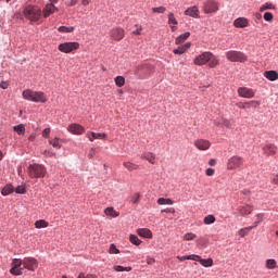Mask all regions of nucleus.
Instances as JSON below:
<instances>
[{
  "mask_svg": "<svg viewBox=\"0 0 278 278\" xmlns=\"http://www.w3.org/2000/svg\"><path fill=\"white\" fill-rule=\"evenodd\" d=\"M238 94L239 97H242V99H253V97H255V91L247 87H240L238 89Z\"/></svg>",
  "mask_w": 278,
  "mask_h": 278,
  "instance_id": "nucleus-13",
  "label": "nucleus"
},
{
  "mask_svg": "<svg viewBox=\"0 0 278 278\" xmlns=\"http://www.w3.org/2000/svg\"><path fill=\"white\" fill-rule=\"evenodd\" d=\"M58 8L53 3H48L42 9L43 18H49L51 14H55L58 12Z\"/></svg>",
  "mask_w": 278,
  "mask_h": 278,
  "instance_id": "nucleus-14",
  "label": "nucleus"
},
{
  "mask_svg": "<svg viewBox=\"0 0 278 278\" xmlns=\"http://www.w3.org/2000/svg\"><path fill=\"white\" fill-rule=\"evenodd\" d=\"M190 38V31H187L180 36H178L175 40L176 45H182V42H186Z\"/></svg>",
  "mask_w": 278,
  "mask_h": 278,
  "instance_id": "nucleus-28",
  "label": "nucleus"
},
{
  "mask_svg": "<svg viewBox=\"0 0 278 278\" xmlns=\"http://www.w3.org/2000/svg\"><path fill=\"white\" fill-rule=\"evenodd\" d=\"M104 214L106 216H111L112 218H117V216H121V213H118L114 207L110 206L104 210Z\"/></svg>",
  "mask_w": 278,
  "mask_h": 278,
  "instance_id": "nucleus-26",
  "label": "nucleus"
},
{
  "mask_svg": "<svg viewBox=\"0 0 278 278\" xmlns=\"http://www.w3.org/2000/svg\"><path fill=\"white\" fill-rule=\"evenodd\" d=\"M189 260H192L193 262H201V256L197 254L189 255Z\"/></svg>",
  "mask_w": 278,
  "mask_h": 278,
  "instance_id": "nucleus-54",
  "label": "nucleus"
},
{
  "mask_svg": "<svg viewBox=\"0 0 278 278\" xmlns=\"http://www.w3.org/2000/svg\"><path fill=\"white\" fill-rule=\"evenodd\" d=\"M177 18H175V14L174 13H168V25H170L172 30L175 31V29H177V27L173 26V25H177Z\"/></svg>",
  "mask_w": 278,
  "mask_h": 278,
  "instance_id": "nucleus-30",
  "label": "nucleus"
},
{
  "mask_svg": "<svg viewBox=\"0 0 278 278\" xmlns=\"http://www.w3.org/2000/svg\"><path fill=\"white\" fill-rule=\"evenodd\" d=\"M124 168L128 169L130 173L132 170H138V168H140V166L136 163H131V162H124L123 163Z\"/></svg>",
  "mask_w": 278,
  "mask_h": 278,
  "instance_id": "nucleus-29",
  "label": "nucleus"
},
{
  "mask_svg": "<svg viewBox=\"0 0 278 278\" xmlns=\"http://www.w3.org/2000/svg\"><path fill=\"white\" fill-rule=\"evenodd\" d=\"M129 240H130L131 244H135L136 247H140V244H142V241L140 239H138V237L136 235H130Z\"/></svg>",
  "mask_w": 278,
  "mask_h": 278,
  "instance_id": "nucleus-42",
  "label": "nucleus"
},
{
  "mask_svg": "<svg viewBox=\"0 0 278 278\" xmlns=\"http://www.w3.org/2000/svg\"><path fill=\"white\" fill-rule=\"evenodd\" d=\"M152 12L156 14H164V12H166V8L165 7L152 8Z\"/></svg>",
  "mask_w": 278,
  "mask_h": 278,
  "instance_id": "nucleus-50",
  "label": "nucleus"
},
{
  "mask_svg": "<svg viewBox=\"0 0 278 278\" xmlns=\"http://www.w3.org/2000/svg\"><path fill=\"white\" fill-rule=\"evenodd\" d=\"M233 26L239 29H244V27H249V20L247 17H238L233 21Z\"/></svg>",
  "mask_w": 278,
  "mask_h": 278,
  "instance_id": "nucleus-19",
  "label": "nucleus"
},
{
  "mask_svg": "<svg viewBox=\"0 0 278 278\" xmlns=\"http://www.w3.org/2000/svg\"><path fill=\"white\" fill-rule=\"evenodd\" d=\"M33 102L34 103H47V96L42 91H35Z\"/></svg>",
  "mask_w": 278,
  "mask_h": 278,
  "instance_id": "nucleus-20",
  "label": "nucleus"
},
{
  "mask_svg": "<svg viewBox=\"0 0 278 278\" xmlns=\"http://www.w3.org/2000/svg\"><path fill=\"white\" fill-rule=\"evenodd\" d=\"M204 225H214L216 223V217L214 215H207L203 219Z\"/></svg>",
  "mask_w": 278,
  "mask_h": 278,
  "instance_id": "nucleus-39",
  "label": "nucleus"
},
{
  "mask_svg": "<svg viewBox=\"0 0 278 278\" xmlns=\"http://www.w3.org/2000/svg\"><path fill=\"white\" fill-rule=\"evenodd\" d=\"M222 124L224 125V127H227V129H231V127H233V123L231 122V119L222 118Z\"/></svg>",
  "mask_w": 278,
  "mask_h": 278,
  "instance_id": "nucleus-47",
  "label": "nucleus"
},
{
  "mask_svg": "<svg viewBox=\"0 0 278 278\" xmlns=\"http://www.w3.org/2000/svg\"><path fill=\"white\" fill-rule=\"evenodd\" d=\"M226 58L229 62H240L241 64H244V62H249V56L244 54V52L230 50L226 52Z\"/></svg>",
  "mask_w": 278,
  "mask_h": 278,
  "instance_id": "nucleus-4",
  "label": "nucleus"
},
{
  "mask_svg": "<svg viewBox=\"0 0 278 278\" xmlns=\"http://www.w3.org/2000/svg\"><path fill=\"white\" fill-rule=\"evenodd\" d=\"M23 263V268L26 270H30L31 273H34V270H36V268H38V261L34 257H24L22 260Z\"/></svg>",
  "mask_w": 278,
  "mask_h": 278,
  "instance_id": "nucleus-9",
  "label": "nucleus"
},
{
  "mask_svg": "<svg viewBox=\"0 0 278 278\" xmlns=\"http://www.w3.org/2000/svg\"><path fill=\"white\" fill-rule=\"evenodd\" d=\"M47 175V167L40 164H33L28 166V177L30 179H43Z\"/></svg>",
  "mask_w": 278,
  "mask_h": 278,
  "instance_id": "nucleus-3",
  "label": "nucleus"
},
{
  "mask_svg": "<svg viewBox=\"0 0 278 278\" xmlns=\"http://www.w3.org/2000/svg\"><path fill=\"white\" fill-rule=\"evenodd\" d=\"M276 5L273 2H266L261 5L260 12H266V10H276Z\"/></svg>",
  "mask_w": 278,
  "mask_h": 278,
  "instance_id": "nucleus-32",
  "label": "nucleus"
},
{
  "mask_svg": "<svg viewBox=\"0 0 278 278\" xmlns=\"http://www.w3.org/2000/svg\"><path fill=\"white\" fill-rule=\"evenodd\" d=\"M195 238H197V235L192 232H188L184 236V240H186L187 242H190V240H194Z\"/></svg>",
  "mask_w": 278,
  "mask_h": 278,
  "instance_id": "nucleus-49",
  "label": "nucleus"
},
{
  "mask_svg": "<svg viewBox=\"0 0 278 278\" xmlns=\"http://www.w3.org/2000/svg\"><path fill=\"white\" fill-rule=\"evenodd\" d=\"M156 203L159 205H173V200L172 199H166V198H159Z\"/></svg>",
  "mask_w": 278,
  "mask_h": 278,
  "instance_id": "nucleus-38",
  "label": "nucleus"
},
{
  "mask_svg": "<svg viewBox=\"0 0 278 278\" xmlns=\"http://www.w3.org/2000/svg\"><path fill=\"white\" fill-rule=\"evenodd\" d=\"M162 213H166V214H175V208H164L161 211Z\"/></svg>",
  "mask_w": 278,
  "mask_h": 278,
  "instance_id": "nucleus-58",
  "label": "nucleus"
},
{
  "mask_svg": "<svg viewBox=\"0 0 278 278\" xmlns=\"http://www.w3.org/2000/svg\"><path fill=\"white\" fill-rule=\"evenodd\" d=\"M140 192H136L131 195L130 202L136 205L138 203H140Z\"/></svg>",
  "mask_w": 278,
  "mask_h": 278,
  "instance_id": "nucleus-44",
  "label": "nucleus"
},
{
  "mask_svg": "<svg viewBox=\"0 0 278 278\" xmlns=\"http://www.w3.org/2000/svg\"><path fill=\"white\" fill-rule=\"evenodd\" d=\"M263 18H264V21H267L268 23H270V21H273V18H275V16L273 15V13L266 12V13H264Z\"/></svg>",
  "mask_w": 278,
  "mask_h": 278,
  "instance_id": "nucleus-52",
  "label": "nucleus"
},
{
  "mask_svg": "<svg viewBox=\"0 0 278 278\" xmlns=\"http://www.w3.org/2000/svg\"><path fill=\"white\" fill-rule=\"evenodd\" d=\"M265 266L268 268V270H274V268H277V261L274 258H268L265 263Z\"/></svg>",
  "mask_w": 278,
  "mask_h": 278,
  "instance_id": "nucleus-35",
  "label": "nucleus"
},
{
  "mask_svg": "<svg viewBox=\"0 0 278 278\" xmlns=\"http://www.w3.org/2000/svg\"><path fill=\"white\" fill-rule=\"evenodd\" d=\"M138 236L141 238H153V232L149 230V228H139L137 230Z\"/></svg>",
  "mask_w": 278,
  "mask_h": 278,
  "instance_id": "nucleus-25",
  "label": "nucleus"
},
{
  "mask_svg": "<svg viewBox=\"0 0 278 278\" xmlns=\"http://www.w3.org/2000/svg\"><path fill=\"white\" fill-rule=\"evenodd\" d=\"M35 227H36V229H45V228L49 227V222H47L45 219H39V220L35 222Z\"/></svg>",
  "mask_w": 278,
  "mask_h": 278,
  "instance_id": "nucleus-33",
  "label": "nucleus"
},
{
  "mask_svg": "<svg viewBox=\"0 0 278 278\" xmlns=\"http://www.w3.org/2000/svg\"><path fill=\"white\" fill-rule=\"evenodd\" d=\"M8 86H10V84H8L7 81H2L0 84V88H2V90H8Z\"/></svg>",
  "mask_w": 278,
  "mask_h": 278,
  "instance_id": "nucleus-59",
  "label": "nucleus"
},
{
  "mask_svg": "<svg viewBox=\"0 0 278 278\" xmlns=\"http://www.w3.org/2000/svg\"><path fill=\"white\" fill-rule=\"evenodd\" d=\"M135 27H137V29L132 34H135V36H140L142 31V26L136 25Z\"/></svg>",
  "mask_w": 278,
  "mask_h": 278,
  "instance_id": "nucleus-56",
  "label": "nucleus"
},
{
  "mask_svg": "<svg viewBox=\"0 0 278 278\" xmlns=\"http://www.w3.org/2000/svg\"><path fill=\"white\" fill-rule=\"evenodd\" d=\"M201 266H204V268H210L214 266V260L212 258H201L200 260Z\"/></svg>",
  "mask_w": 278,
  "mask_h": 278,
  "instance_id": "nucleus-31",
  "label": "nucleus"
},
{
  "mask_svg": "<svg viewBox=\"0 0 278 278\" xmlns=\"http://www.w3.org/2000/svg\"><path fill=\"white\" fill-rule=\"evenodd\" d=\"M51 134V128H45L42 131L43 138H49V135Z\"/></svg>",
  "mask_w": 278,
  "mask_h": 278,
  "instance_id": "nucleus-55",
  "label": "nucleus"
},
{
  "mask_svg": "<svg viewBox=\"0 0 278 278\" xmlns=\"http://www.w3.org/2000/svg\"><path fill=\"white\" fill-rule=\"evenodd\" d=\"M34 90L26 89L23 91L22 97L23 99H26V101H34Z\"/></svg>",
  "mask_w": 278,
  "mask_h": 278,
  "instance_id": "nucleus-27",
  "label": "nucleus"
},
{
  "mask_svg": "<svg viewBox=\"0 0 278 278\" xmlns=\"http://www.w3.org/2000/svg\"><path fill=\"white\" fill-rule=\"evenodd\" d=\"M214 173H215L214 168H207L205 172V175H207V177H212Z\"/></svg>",
  "mask_w": 278,
  "mask_h": 278,
  "instance_id": "nucleus-57",
  "label": "nucleus"
},
{
  "mask_svg": "<svg viewBox=\"0 0 278 278\" xmlns=\"http://www.w3.org/2000/svg\"><path fill=\"white\" fill-rule=\"evenodd\" d=\"M109 253H111V255H117V253H121V251H118V250L116 249V245H115L114 243H112V244L110 245Z\"/></svg>",
  "mask_w": 278,
  "mask_h": 278,
  "instance_id": "nucleus-51",
  "label": "nucleus"
},
{
  "mask_svg": "<svg viewBox=\"0 0 278 278\" xmlns=\"http://www.w3.org/2000/svg\"><path fill=\"white\" fill-rule=\"evenodd\" d=\"M16 194H25L27 190L23 186H18L15 189Z\"/></svg>",
  "mask_w": 278,
  "mask_h": 278,
  "instance_id": "nucleus-53",
  "label": "nucleus"
},
{
  "mask_svg": "<svg viewBox=\"0 0 278 278\" xmlns=\"http://www.w3.org/2000/svg\"><path fill=\"white\" fill-rule=\"evenodd\" d=\"M49 144H51L53 147V149H61L62 148V146L60 144V139L59 138H54L52 140H50Z\"/></svg>",
  "mask_w": 278,
  "mask_h": 278,
  "instance_id": "nucleus-46",
  "label": "nucleus"
},
{
  "mask_svg": "<svg viewBox=\"0 0 278 278\" xmlns=\"http://www.w3.org/2000/svg\"><path fill=\"white\" fill-rule=\"evenodd\" d=\"M194 147H197L199 151H207V149L212 147V143L205 139H198L194 141Z\"/></svg>",
  "mask_w": 278,
  "mask_h": 278,
  "instance_id": "nucleus-18",
  "label": "nucleus"
},
{
  "mask_svg": "<svg viewBox=\"0 0 278 278\" xmlns=\"http://www.w3.org/2000/svg\"><path fill=\"white\" fill-rule=\"evenodd\" d=\"M252 229H253V227H251V226L241 228V229L238 231V235L240 236V238H244L245 236L249 235V231H252Z\"/></svg>",
  "mask_w": 278,
  "mask_h": 278,
  "instance_id": "nucleus-40",
  "label": "nucleus"
},
{
  "mask_svg": "<svg viewBox=\"0 0 278 278\" xmlns=\"http://www.w3.org/2000/svg\"><path fill=\"white\" fill-rule=\"evenodd\" d=\"M237 212L239 216H249V214H253V206L249 204L239 205Z\"/></svg>",
  "mask_w": 278,
  "mask_h": 278,
  "instance_id": "nucleus-17",
  "label": "nucleus"
},
{
  "mask_svg": "<svg viewBox=\"0 0 278 278\" xmlns=\"http://www.w3.org/2000/svg\"><path fill=\"white\" fill-rule=\"evenodd\" d=\"M143 159L150 162V164H155V154L147 153L143 155Z\"/></svg>",
  "mask_w": 278,
  "mask_h": 278,
  "instance_id": "nucleus-43",
  "label": "nucleus"
},
{
  "mask_svg": "<svg viewBox=\"0 0 278 278\" xmlns=\"http://www.w3.org/2000/svg\"><path fill=\"white\" fill-rule=\"evenodd\" d=\"M263 75L269 81H277L278 79V73L276 71H265Z\"/></svg>",
  "mask_w": 278,
  "mask_h": 278,
  "instance_id": "nucleus-24",
  "label": "nucleus"
},
{
  "mask_svg": "<svg viewBox=\"0 0 278 278\" xmlns=\"http://www.w3.org/2000/svg\"><path fill=\"white\" fill-rule=\"evenodd\" d=\"M110 37L112 38V40H116L118 42L125 38V29L121 27L113 28L110 31Z\"/></svg>",
  "mask_w": 278,
  "mask_h": 278,
  "instance_id": "nucleus-11",
  "label": "nucleus"
},
{
  "mask_svg": "<svg viewBox=\"0 0 278 278\" xmlns=\"http://www.w3.org/2000/svg\"><path fill=\"white\" fill-rule=\"evenodd\" d=\"M219 4L216 2V0H206L203 2V12L204 14H215V12H218Z\"/></svg>",
  "mask_w": 278,
  "mask_h": 278,
  "instance_id": "nucleus-7",
  "label": "nucleus"
},
{
  "mask_svg": "<svg viewBox=\"0 0 278 278\" xmlns=\"http://www.w3.org/2000/svg\"><path fill=\"white\" fill-rule=\"evenodd\" d=\"M254 16L256 21H262V13H255Z\"/></svg>",
  "mask_w": 278,
  "mask_h": 278,
  "instance_id": "nucleus-64",
  "label": "nucleus"
},
{
  "mask_svg": "<svg viewBox=\"0 0 278 278\" xmlns=\"http://www.w3.org/2000/svg\"><path fill=\"white\" fill-rule=\"evenodd\" d=\"M262 220H264V215L257 214L256 215V222H254V225L250 226V227H253V229H255V227H257L260 225V223H262Z\"/></svg>",
  "mask_w": 278,
  "mask_h": 278,
  "instance_id": "nucleus-48",
  "label": "nucleus"
},
{
  "mask_svg": "<svg viewBox=\"0 0 278 278\" xmlns=\"http://www.w3.org/2000/svg\"><path fill=\"white\" fill-rule=\"evenodd\" d=\"M189 257H190V255H187V256H178V260H180V262H186V260H190Z\"/></svg>",
  "mask_w": 278,
  "mask_h": 278,
  "instance_id": "nucleus-62",
  "label": "nucleus"
},
{
  "mask_svg": "<svg viewBox=\"0 0 278 278\" xmlns=\"http://www.w3.org/2000/svg\"><path fill=\"white\" fill-rule=\"evenodd\" d=\"M58 49L61 53H73V51H77V49H79V42L74 41L60 43Z\"/></svg>",
  "mask_w": 278,
  "mask_h": 278,
  "instance_id": "nucleus-8",
  "label": "nucleus"
},
{
  "mask_svg": "<svg viewBox=\"0 0 278 278\" xmlns=\"http://www.w3.org/2000/svg\"><path fill=\"white\" fill-rule=\"evenodd\" d=\"M90 1L92 0H81V4L86 8L87 5H90Z\"/></svg>",
  "mask_w": 278,
  "mask_h": 278,
  "instance_id": "nucleus-63",
  "label": "nucleus"
},
{
  "mask_svg": "<svg viewBox=\"0 0 278 278\" xmlns=\"http://www.w3.org/2000/svg\"><path fill=\"white\" fill-rule=\"evenodd\" d=\"M67 130L70 131V134H73L74 136H81V134L86 131V128H84V126L79 124H71L67 127Z\"/></svg>",
  "mask_w": 278,
  "mask_h": 278,
  "instance_id": "nucleus-15",
  "label": "nucleus"
},
{
  "mask_svg": "<svg viewBox=\"0 0 278 278\" xmlns=\"http://www.w3.org/2000/svg\"><path fill=\"white\" fill-rule=\"evenodd\" d=\"M86 137L90 142H94V140H105L108 138V135L103 132H93V131H88L86 134Z\"/></svg>",
  "mask_w": 278,
  "mask_h": 278,
  "instance_id": "nucleus-16",
  "label": "nucleus"
},
{
  "mask_svg": "<svg viewBox=\"0 0 278 278\" xmlns=\"http://www.w3.org/2000/svg\"><path fill=\"white\" fill-rule=\"evenodd\" d=\"M11 266H12L10 269L11 275H14L15 277L23 275V270H25V268H23V260L13 258Z\"/></svg>",
  "mask_w": 278,
  "mask_h": 278,
  "instance_id": "nucleus-6",
  "label": "nucleus"
},
{
  "mask_svg": "<svg viewBox=\"0 0 278 278\" xmlns=\"http://www.w3.org/2000/svg\"><path fill=\"white\" fill-rule=\"evenodd\" d=\"M113 270H115V273H130L131 270V267H124V266H121V265H115L113 266Z\"/></svg>",
  "mask_w": 278,
  "mask_h": 278,
  "instance_id": "nucleus-37",
  "label": "nucleus"
},
{
  "mask_svg": "<svg viewBox=\"0 0 278 278\" xmlns=\"http://www.w3.org/2000/svg\"><path fill=\"white\" fill-rule=\"evenodd\" d=\"M263 151L265 155H275V153H277V147H275L273 143H269L263 147Z\"/></svg>",
  "mask_w": 278,
  "mask_h": 278,
  "instance_id": "nucleus-23",
  "label": "nucleus"
},
{
  "mask_svg": "<svg viewBox=\"0 0 278 278\" xmlns=\"http://www.w3.org/2000/svg\"><path fill=\"white\" fill-rule=\"evenodd\" d=\"M12 192H14V187L9 184V185L4 186V188L1 191V194L3 197H8V194H12Z\"/></svg>",
  "mask_w": 278,
  "mask_h": 278,
  "instance_id": "nucleus-34",
  "label": "nucleus"
},
{
  "mask_svg": "<svg viewBox=\"0 0 278 278\" xmlns=\"http://www.w3.org/2000/svg\"><path fill=\"white\" fill-rule=\"evenodd\" d=\"M115 85L117 86V88H123V86H125V77L123 76H117L114 78Z\"/></svg>",
  "mask_w": 278,
  "mask_h": 278,
  "instance_id": "nucleus-41",
  "label": "nucleus"
},
{
  "mask_svg": "<svg viewBox=\"0 0 278 278\" xmlns=\"http://www.w3.org/2000/svg\"><path fill=\"white\" fill-rule=\"evenodd\" d=\"M151 68L152 67L149 65L138 66L135 71V75H137V77H139L140 79H146V77H150Z\"/></svg>",
  "mask_w": 278,
  "mask_h": 278,
  "instance_id": "nucleus-10",
  "label": "nucleus"
},
{
  "mask_svg": "<svg viewBox=\"0 0 278 278\" xmlns=\"http://www.w3.org/2000/svg\"><path fill=\"white\" fill-rule=\"evenodd\" d=\"M199 14L200 11L197 5L190 7L185 11V16H191L192 18H199Z\"/></svg>",
  "mask_w": 278,
  "mask_h": 278,
  "instance_id": "nucleus-21",
  "label": "nucleus"
},
{
  "mask_svg": "<svg viewBox=\"0 0 278 278\" xmlns=\"http://www.w3.org/2000/svg\"><path fill=\"white\" fill-rule=\"evenodd\" d=\"M236 105L239 110H251V108H260V101L237 102Z\"/></svg>",
  "mask_w": 278,
  "mask_h": 278,
  "instance_id": "nucleus-12",
  "label": "nucleus"
},
{
  "mask_svg": "<svg viewBox=\"0 0 278 278\" xmlns=\"http://www.w3.org/2000/svg\"><path fill=\"white\" fill-rule=\"evenodd\" d=\"M58 31H60L61 34H71V33H73V31H75V27H73V26H60L59 28H58Z\"/></svg>",
  "mask_w": 278,
  "mask_h": 278,
  "instance_id": "nucleus-36",
  "label": "nucleus"
},
{
  "mask_svg": "<svg viewBox=\"0 0 278 278\" xmlns=\"http://www.w3.org/2000/svg\"><path fill=\"white\" fill-rule=\"evenodd\" d=\"M271 184H275L276 186H278V175L273 176Z\"/></svg>",
  "mask_w": 278,
  "mask_h": 278,
  "instance_id": "nucleus-60",
  "label": "nucleus"
},
{
  "mask_svg": "<svg viewBox=\"0 0 278 278\" xmlns=\"http://www.w3.org/2000/svg\"><path fill=\"white\" fill-rule=\"evenodd\" d=\"M193 64L195 66H205L208 64L210 68H216L220 64L218 56L214 55L212 52H203L194 58Z\"/></svg>",
  "mask_w": 278,
  "mask_h": 278,
  "instance_id": "nucleus-1",
  "label": "nucleus"
},
{
  "mask_svg": "<svg viewBox=\"0 0 278 278\" xmlns=\"http://www.w3.org/2000/svg\"><path fill=\"white\" fill-rule=\"evenodd\" d=\"M244 165V159L242 156L233 155L227 162V170H236L240 166Z\"/></svg>",
  "mask_w": 278,
  "mask_h": 278,
  "instance_id": "nucleus-5",
  "label": "nucleus"
},
{
  "mask_svg": "<svg viewBox=\"0 0 278 278\" xmlns=\"http://www.w3.org/2000/svg\"><path fill=\"white\" fill-rule=\"evenodd\" d=\"M14 131H16L18 136H23V134H25V126L23 124L14 126Z\"/></svg>",
  "mask_w": 278,
  "mask_h": 278,
  "instance_id": "nucleus-45",
  "label": "nucleus"
},
{
  "mask_svg": "<svg viewBox=\"0 0 278 278\" xmlns=\"http://www.w3.org/2000/svg\"><path fill=\"white\" fill-rule=\"evenodd\" d=\"M23 15L30 23H38L42 16V10L36 5H27L23 11Z\"/></svg>",
  "mask_w": 278,
  "mask_h": 278,
  "instance_id": "nucleus-2",
  "label": "nucleus"
},
{
  "mask_svg": "<svg viewBox=\"0 0 278 278\" xmlns=\"http://www.w3.org/2000/svg\"><path fill=\"white\" fill-rule=\"evenodd\" d=\"M147 264H155V258H152V257H148L147 258Z\"/></svg>",
  "mask_w": 278,
  "mask_h": 278,
  "instance_id": "nucleus-61",
  "label": "nucleus"
},
{
  "mask_svg": "<svg viewBox=\"0 0 278 278\" xmlns=\"http://www.w3.org/2000/svg\"><path fill=\"white\" fill-rule=\"evenodd\" d=\"M190 47H192V43L187 42L184 46H180L177 49H174L173 53H175V55H184V53H186V51H188Z\"/></svg>",
  "mask_w": 278,
  "mask_h": 278,
  "instance_id": "nucleus-22",
  "label": "nucleus"
}]
</instances>
